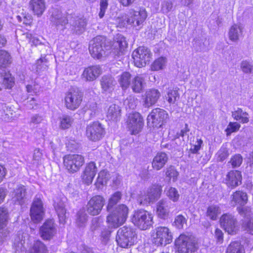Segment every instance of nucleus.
Wrapping results in <instances>:
<instances>
[{
  "mask_svg": "<svg viewBox=\"0 0 253 253\" xmlns=\"http://www.w3.org/2000/svg\"><path fill=\"white\" fill-rule=\"evenodd\" d=\"M136 239V230L126 226L118 230L116 238L118 245L124 248H128L133 245Z\"/></svg>",
  "mask_w": 253,
  "mask_h": 253,
  "instance_id": "nucleus-1",
  "label": "nucleus"
},
{
  "mask_svg": "<svg viewBox=\"0 0 253 253\" xmlns=\"http://www.w3.org/2000/svg\"><path fill=\"white\" fill-rule=\"evenodd\" d=\"M162 192L161 185H153L138 195L137 202L143 206L153 204L160 198Z\"/></svg>",
  "mask_w": 253,
  "mask_h": 253,
  "instance_id": "nucleus-2",
  "label": "nucleus"
},
{
  "mask_svg": "<svg viewBox=\"0 0 253 253\" xmlns=\"http://www.w3.org/2000/svg\"><path fill=\"white\" fill-rule=\"evenodd\" d=\"M131 221L135 226L141 230H146L153 223V215L146 210H137L134 211Z\"/></svg>",
  "mask_w": 253,
  "mask_h": 253,
  "instance_id": "nucleus-3",
  "label": "nucleus"
},
{
  "mask_svg": "<svg viewBox=\"0 0 253 253\" xmlns=\"http://www.w3.org/2000/svg\"><path fill=\"white\" fill-rule=\"evenodd\" d=\"M109 212L111 213L107 216V222L111 226L116 228L126 220L128 209L125 205L121 204Z\"/></svg>",
  "mask_w": 253,
  "mask_h": 253,
  "instance_id": "nucleus-4",
  "label": "nucleus"
},
{
  "mask_svg": "<svg viewBox=\"0 0 253 253\" xmlns=\"http://www.w3.org/2000/svg\"><path fill=\"white\" fill-rule=\"evenodd\" d=\"M196 241L191 235L182 234L175 241L178 253H192L196 249Z\"/></svg>",
  "mask_w": 253,
  "mask_h": 253,
  "instance_id": "nucleus-5",
  "label": "nucleus"
},
{
  "mask_svg": "<svg viewBox=\"0 0 253 253\" xmlns=\"http://www.w3.org/2000/svg\"><path fill=\"white\" fill-rule=\"evenodd\" d=\"M106 41L105 37L98 36L90 42L89 51L93 58L100 59L105 56L108 47Z\"/></svg>",
  "mask_w": 253,
  "mask_h": 253,
  "instance_id": "nucleus-6",
  "label": "nucleus"
},
{
  "mask_svg": "<svg viewBox=\"0 0 253 253\" xmlns=\"http://www.w3.org/2000/svg\"><path fill=\"white\" fill-rule=\"evenodd\" d=\"M168 118L167 112L160 108H155L152 110L147 117V123L150 127L159 128L166 122Z\"/></svg>",
  "mask_w": 253,
  "mask_h": 253,
  "instance_id": "nucleus-7",
  "label": "nucleus"
},
{
  "mask_svg": "<svg viewBox=\"0 0 253 253\" xmlns=\"http://www.w3.org/2000/svg\"><path fill=\"white\" fill-rule=\"evenodd\" d=\"M152 53L150 50L145 46H140L133 51L132 57L134 64L137 67L145 66L150 61Z\"/></svg>",
  "mask_w": 253,
  "mask_h": 253,
  "instance_id": "nucleus-8",
  "label": "nucleus"
},
{
  "mask_svg": "<svg viewBox=\"0 0 253 253\" xmlns=\"http://www.w3.org/2000/svg\"><path fill=\"white\" fill-rule=\"evenodd\" d=\"M83 95L82 92L78 88L71 89L65 97L66 107L71 110L77 109L82 101Z\"/></svg>",
  "mask_w": 253,
  "mask_h": 253,
  "instance_id": "nucleus-9",
  "label": "nucleus"
},
{
  "mask_svg": "<svg viewBox=\"0 0 253 253\" xmlns=\"http://www.w3.org/2000/svg\"><path fill=\"white\" fill-rule=\"evenodd\" d=\"M84 163V157L78 154L67 155L63 157V164L70 172L78 171Z\"/></svg>",
  "mask_w": 253,
  "mask_h": 253,
  "instance_id": "nucleus-10",
  "label": "nucleus"
},
{
  "mask_svg": "<svg viewBox=\"0 0 253 253\" xmlns=\"http://www.w3.org/2000/svg\"><path fill=\"white\" fill-rule=\"evenodd\" d=\"M147 14L145 9L135 11L133 9L129 10L128 14L125 16V20L128 24L132 25L134 27H138L139 29L143 25V23L147 18Z\"/></svg>",
  "mask_w": 253,
  "mask_h": 253,
  "instance_id": "nucleus-11",
  "label": "nucleus"
},
{
  "mask_svg": "<svg viewBox=\"0 0 253 253\" xmlns=\"http://www.w3.org/2000/svg\"><path fill=\"white\" fill-rule=\"evenodd\" d=\"M220 222L221 227L229 234H235L239 230L238 221L232 214H223L220 218Z\"/></svg>",
  "mask_w": 253,
  "mask_h": 253,
  "instance_id": "nucleus-12",
  "label": "nucleus"
},
{
  "mask_svg": "<svg viewBox=\"0 0 253 253\" xmlns=\"http://www.w3.org/2000/svg\"><path fill=\"white\" fill-rule=\"evenodd\" d=\"M49 20L58 29H64L68 23V18L57 7H52L49 10Z\"/></svg>",
  "mask_w": 253,
  "mask_h": 253,
  "instance_id": "nucleus-13",
  "label": "nucleus"
},
{
  "mask_svg": "<svg viewBox=\"0 0 253 253\" xmlns=\"http://www.w3.org/2000/svg\"><path fill=\"white\" fill-rule=\"evenodd\" d=\"M105 203V200L101 195L93 196L87 202L86 211L91 215L99 214Z\"/></svg>",
  "mask_w": 253,
  "mask_h": 253,
  "instance_id": "nucleus-14",
  "label": "nucleus"
},
{
  "mask_svg": "<svg viewBox=\"0 0 253 253\" xmlns=\"http://www.w3.org/2000/svg\"><path fill=\"white\" fill-rule=\"evenodd\" d=\"M126 123L127 127L133 134L140 131L144 124L143 118L136 112L129 114Z\"/></svg>",
  "mask_w": 253,
  "mask_h": 253,
  "instance_id": "nucleus-15",
  "label": "nucleus"
},
{
  "mask_svg": "<svg viewBox=\"0 0 253 253\" xmlns=\"http://www.w3.org/2000/svg\"><path fill=\"white\" fill-rule=\"evenodd\" d=\"M105 134V129L102 125L98 122H93L86 127V135L92 141L100 140Z\"/></svg>",
  "mask_w": 253,
  "mask_h": 253,
  "instance_id": "nucleus-16",
  "label": "nucleus"
},
{
  "mask_svg": "<svg viewBox=\"0 0 253 253\" xmlns=\"http://www.w3.org/2000/svg\"><path fill=\"white\" fill-rule=\"evenodd\" d=\"M172 241V236L169 229L166 227H159L156 229L154 243L157 246H165Z\"/></svg>",
  "mask_w": 253,
  "mask_h": 253,
  "instance_id": "nucleus-17",
  "label": "nucleus"
},
{
  "mask_svg": "<svg viewBox=\"0 0 253 253\" xmlns=\"http://www.w3.org/2000/svg\"><path fill=\"white\" fill-rule=\"evenodd\" d=\"M44 212L42 202L40 198L36 196L30 210L32 219L35 222H40L43 218Z\"/></svg>",
  "mask_w": 253,
  "mask_h": 253,
  "instance_id": "nucleus-18",
  "label": "nucleus"
},
{
  "mask_svg": "<svg viewBox=\"0 0 253 253\" xmlns=\"http://www.w3.org/2000/svg\"><path fill=\"white\" fill-rule=\"evenodd\" d=\"M57 230L55 224L51 219L44 222L40 228V235L42 239L50 240L56 234Z\"/></svg>",
  "mask_w": 253,
  "mask_h": 253,
  "instance_id": "nucleus-19",
  "label": "nucleus"
},
{
  "mask_svg": "<svg viewBox=\"0 0 253 253\" xmlns=\"http://www.w3.org/2000/svg\"><path fill=\"white\" fill-rule=\"evenodd\" d=\"M101 72V69L99 65L91 66L84 69L82 77L84 81L91 82L98 78Z\"/></svg>",
  "mask_w": 253,
  "mask_h": 253,
  "instance_id": "nucleus-20",
  "label": "nucleus"
},
{
  "mask_svg": "<svg viewBox=\"0 0 253 253\" xmlns=\"http://www.w3.org/2000/svg\"><path fill=\"white\" fill-rule=\"evenodd\" d=\"M53 206L58 215L59 222L64 224L67 217L64 201L63 199L56 198L54 201Z\"/></svg>",
  "mask_w": 253,
  "mask_h": 253,
  "instance_id": "nucleus-21",
  "label": "nucleus"
},
{
  "mask_svg": "<svg viewBox=\"0 0 253 253\" xmlns=\"http://www.w3.org/2000/svg\"><path fill=\"white\" fill-rule=\"evenodd\" d=\"M26 199V187L22 184L18 185L13 192L12 201L16 204L22 205L25 203Z\"/></svg>",
  "mask_w": 253,
  "mask_h": 253,
  "instance_id": "nucleus-22",
  "label": "nucleus"
},
{
  "mask_svg": "<svg viewBox=\"0 0 253 253\" xmlns=\"http://www.w3.org/2000/svg\"><path fill=\"white\" fill-rule=\"evenodd\" d=\"M242 176L238 170H231L226 175V182L228 186L235 188L241 184Z\"/></svg>",
  "mask_w": 253,
  "mask_h": 253,
  "instance_id": "nucleus-23",
  "label": "nucleus"
},
{
  "mask_svg": "<svg viewBox=\"0 0 253 253\" xmlns=\"http://www.w3.org/2000/svg\"><path fill=\"white\" fill-rule=\"evenodd\" d=\"M171 202L167 200L162 199L157 204V214L162 219L167 218L169 212Z\"/></svg>",
  "mask_w": 253,
  "mask_h": 253,
  "instance_id": "nucleus-24",
  "label": "nucleus"
},
{
  "mask_svg": "<svg viewBox=\"0 0 253 253\" xmlns=\"http://www.w3.org/2000/svg\"><path fill=\"white\" fill-rule=\"evenodd\" d=\"M97 172V168L94 162H90L85 167L82 179L84 183L90 184Z\"/></svg>",
  "mask_w": 253,
  "mask_h": 253,
  "instance_id": "nucleus-25",
  "label": "nucleus"
},
{
  "mask_svg": "<svg viewBox=\"0 0 253 253\" xmlns=\"http://www.w3.org/2000/svg\"><path fill=\"white\" fill-rule=\"evenodd\" d=\"M112 47L116 49L119 55L123 54L127 47V42L126 38L121 34H117L114 39Z\"/></svg>",
  "mask_w": 253,
  "mask_h": 253,
  "instance_id": "nucleus-26",
  "label": "nucleus"
},
{
  "mask_svg": "<svg viewBox=\"0 0 253 253\" xmlns=\"http://www.w3.org/2000/svg\"><path fill=\"white\" fill-rule=\"evenodd\" d=\"M160 92L158 89H150L147 90L145 94V106L149 107L155 104L160 98Z\"/></svg>",
  "mask_w": 253,
  "mask_h": 253,
  "instance_id": "nucleus-27",
  "label": "nucleus"
},
{
  "mask_svg": "<svg viewBox=\"0 0 253 253\" xmlns=\"http://www.w3.org/2000/svg\"><path fill=\"white\" fill-rule=\"evenodd\" d=\"M168 159V156L166 153L164 152L158 153L153 158L152 167L153 169L159 170L165 166Z\"/></svg>",
  "mask_w": 253,
  "mask_h": 253,
  "instance_id": "nucleus-28",
  "label": "nucleus"
},
{
  "mask_svg": "<svg viewBox=\"0 0 253 253\" xmlns=\"http://www.w3.org/2000/svg\"><path fill=\"white\" fill-rule=\"evenodd\" d=\"M29 7L35 15L40 17L45 9V2L44 0H31Z\"/></svg>",
  "mask_w": 253,
  "mask_h": 253,
  "instance_id": "nucleus-29",
  "label": "nucleus"
},
{
  "mask_svg": "<svg viewBox=\"0 0 253 253\" xmlns=\"http://www.w3.org/2000/svg\"><path fill=\"white\" fill-rule=\"evenodd\" d=\"M145 85V79L142 75H137L132 79L131 88L134 92L141 93L144 89Z\"/></svg>",
  "mask_w": 253,
  "mask_h": 253,
  "instance_id": "nucleus-30",
  "label": "nucleus"
},
{
  "mask_svg": "<svg viewBox=\"0 0 253 253\" xmlns=\"http://www.w3.org/2000/svg\"><path fill=\"white\" fill-rule=\"evenodd\" d=\"M243 31L241 26L234 24L229 29L228 35L229 39L233 42H238L242 37Z\"/></svg>",
  "mask_w": 253,
  "mask_h": 253,
  "instance_id": "nucleus-31",
  "label": "nucleus"
},
{
  "mask_svg": "<svg viewBox=\"0 0 253 253\" xmlns=\"http://www.w3.org/2000/svg\"><path fill=\"white\" fill-rule=\"evenodd\" d=\"M231 204L233 205L239 204L240 206H244L248 201V196L246 192L237 191L232 195Z\"/></svg>",
  "mask_w": 253,
  "mask_h": 253,
  "instance_id": "nucleus-32",
  "label": "nucleus"
},
{
  "mask_svg": "<svg viewBox=\"0 0 253 253\" xmlns=\"http://www.w3.org/2000/svg\"><path fill=\"white\" fill-rule=\"evenodd\" d=\"M121 111L120 107L118 105L112 104L108 109L107 117L110 120L117 122L120 119Z\"/></svg>",
  "mask_w": 253,
  "mask_h": 253,
  "instance_id": "nucleus-33",
  "label": "nucleus"
},
{
  "mask_svg": "<svg viewBox=\"0 0 253 253\" xmlns=\"http://www.w3.org/2000/svg\"><path fill=\"white\" fill-rule=\"evenodd\" d=\"M0 75L2 80V84L4 87L6 88H11L13 86L14 82L9 72H6L5 70H2L0 73Z\"/></svg>",
  "mask_w": 253,
  "mask_h": 253,
  "instance_id": "nucleus-34",
  "label": "nucleus"
},
{
  "mask_svg": "<svg viewBox=\"0 0 253 253\" xmlns=\"http://www.w3.org/2000/svg\"><path fill=\"white\" fill-rule=\"evenodd\" d=\"M248 113L244 112L242 109L238 108L237 109L232 112V116L236 121H240L242 123H247L249 122L248 117Z\"/></svg>",
  "mask_w": 253,
  "mask_h": 253,
  "instance_id": "nucleus-35",
  "label": "nucleus"
},
{
  "mask_svg": "<svg viewBox=\"0 0 253 253\" xmlns=\"http://www.w3.org/2000/svg\"><path fill=\"white\" fill-rule=\"evenodd\" d=\"M13 117V110L11 108L0 103V118L4 121H8Z\"/></svg>",
  "mask_w": 253,
  "mask_h": 253,
  "instance_id": "nucleus-36",
  "label": "nucleus"
},
{
  "mask_svg": "<svg viewBox=\"0 0 253 253\" xmlns=\"http://www.w3.org/2000/svg\"><path fill=\"white\" fill-rule=\"evenodd\" d=\"M114 78L110 75L103 76L101 80L102 88L104 91L110 90L115 84Z\"/></svg>",
  "mask_w": 253,
  "mask_h": 253,
  "instance_id": "nucleus-37",
  "label": "nucleus"
},
{
  "mask_svg": "<svg viewBox=\"0 0 253 253\" xmlns=\"http://www.w3.org/2000/svg\"><path fill=\"white\" fill-rule=\"evenodd\" d=\"M25 239H23V236H17L15 239L13 244V248L15 253H25L26 252V248L24 246Z\"/></svg>",
  "mask_w": 253,
  "mask_h": 253,
  "instance_id": "nucleus-38",
  "label": "nucleus"
},
{
  "mask_svg": "<svg viewBox=\"0 0 253 253\" xmlns=\"http://www.w3.org/2000/svg\"><path fill=\"white\" fill-rule=\"evenodd\" d=\"M131 81H132L131 74L127 72L122 73L118 80L119 83L123 89H126L128 87Z\"/></svg>",
  "mask_w": 253,
  "mask_h": 253,
  "instance_id": "nucleus-39",
  "label": "nucleus"
},
{
  "mask_svg": "<svg viewBox=\"0 0 253 253\" xmlns=\"http://www.w3.org/2000/svg\"><path fill=\"white\" fill-rule=\"evenodd\" d=\"M10 54L5 50H0V68H5L11 63Z\"/></svg>",
  "mask_w": 253,
  "mask_h": 253,
  "instance_id": "nucleus-40",
  "label": "nucleus"
},
{
  "mask_svg": "<svg viewBox=\"0 0 253 253\" xmlns=\"http://www.w3.org/2000/svg\"><path fill=\"white\" fill-rule=\"evenodd\" d=\"M109 178V174L105 170H102L99 173L97 178L95 185L97 189L102 188V186L106 184Z\"/></svg>",
  "mask_w": 253,
  "mask_h": 253,
  "instance_id": "nucleus-41",
  "label": "nucleus"
},
{
  "mask_svg": "<svg viewBox=\"0 0 253 253\" xmlns=\"http://www.w3.org/2000/svg\"><path fill=\"white\" fill-rule=\"evenodd\" d=\"M226 253H245L244 246L238 241L232 242L228 245Z\"/></svg>",
  "mask_w": 253,
  "mask_h": 253,
  "instance_id": "nucleus-42",
  "label": "nucleus"
},
{
  "mask_svg": "<svg viewBox=\"0 0 253 253\" xmlns=\"http://www.w3.org/2000/svg\"><path fill=\"white\" fill-rule=\"evenodd\" d=\"M87 24V20L84 18L77 17L71 24L75 27L77 33H81L85 29Z\"/></svg>",
  "mask_w": 253,
  "mask_h": 253,
  "instance_id": "nucleus-43",
  "label": "nucleus"
},
{
  "mask_svg": "<svg viewBox=\"0 0 253 253\" xmlns=\"http://www.w3.org/2000/svg\"><path fill=\"white\" fill-rule=\"evenodd\" d=\"M220 213V209L217 205L210 206L207 210V216L212 220L217 219V216Z\"/></svg>",
  "mask_w": 253,
  "mask_h": 253,
  "instance_id": "nucleus-44",
  "label": "nucleus"
},
{
  "mask_svg": "<svg viewBox=\"0 0 253 253\" xmlns=\"http://www.w3.org/2000/svg\"><path fill=\"white\" fill-rule=\"evenodd\" d=\"M45 245L41 241H35L31 249L30 253H47Z\"/></svg>",
  "mask_w": 253,
  "mask_h": 253,
  "instance_id": "nucleus-45",
  "label": "nucleus"
},
{
  "mask_svg": "<svg viewBox=\"0 0 253 253\" xmlns=\"http://www.w3.org/2000/svg\"><path fill=\"white\" fill-rule=\"evenodd\" d=\"M121 197L122 194L120 192H116L113 194L109 199L108 204L107 206V211H111L114 206L120 201Z\"/></svg>",
  "mask_w": 253,
  "mask_h": 253,
  "instance_id": "nucleus-46",
  "label": "nucleus"
},
{
  "mask_svg": "<svg viewBox=\"0 0 253 253\" xmlns=\"http://www.w3.org/2000/svg\"><path fill=\"white\" fill-rule=\"evenodd\" d=\"M60 126L63 129L69 128L73 123L74 119L68 115H63L60 117Z\"/></svg>",
  "mask_w": 253,
  "mask_h": 253,
  "instance_id": "nucleus-47",
  "label": "nucleus"
},
{
  "mask_svg": "<svg viewBox=\"0 0 253 253\" xmlns=\"http://www.w3.org/2000/svg\"><path fill=\"white\" fill-rule=\"evenodd\" d=\"M241 69L243 73L247 74L253 73V63L248 61L243 60L240 64Z\"/></svg>",
  "mask_w": 253,
  "mask_h": 253,
  "instance_id": "nucleus-48",
  "label": "nucleus"
},
{
  "mask_svg": "<svg viewBox=\"0 0 253 253\" xmlns=\"http://www.w3.org/2000/svg\"><path fill=\"white\" fill-rule=\"evenodd\" d=\"M165 172L166 177H168L169 180L172 178L173 181H175L177 179L178 172L174 166H169L165 169Z\"/></svg>",
  "mask_w": 253,
  "mask_h": 253,
  "instance_id": "nucleus-49",
  "label": "nucleus"
},
{
  "mask_svg": "<svg viewBox=\"0 0 253 253\" xmlns=\"http://www.w3.org/2000/svg\"><path fill=\"white\" fill-rule=\"evenodd\" d=\"M87 214L84 211H79L77 214L76 223L78 226L83 227L87 221Z\"/></svg>",
  "mask_w": 253,
  "mask_h": 253,
  "instance_id": "nucleus-50",
  "label": "nucleus"
},
{
  "mask_svg": "<svg viewBox=\"0 0 253 253\" xmlns=\"http://www.w3.org/2000/svg\"><path fill=\"white\" fill-rule=\"evenodd\" d=\"M237 211L241 215L246 218V220L252 218L251 216L252 213L250 207L247 206L243 207V206H240L237 208Z\"/></svg>",
  "mask_w": 253,
  "mask_h": 253,
  "instance_id": "nucleus-51",
  "label": "nucleus"
},
{
  "mask_svg": "<svg viewBox=\"0 0 253 253\" xmlns=\"http://www.w3.org/2000/svg\"><path fill=\"white\" fill-rule=\"evenodd\" d=\"M179 98V93L176 90H169L166 96L167 101L170 104H174Z\"/></svg>",
  "mask_w": 253,
  "mask_h": 253,
  "instance_id": "nucleus-52",
  "label": "nucleus"
},
{
  "mask_svg": "<svg viewBox=\"0 0 253 253\" xmlns=\"http://www.w3.org/2000/svg\"><path fill=\"white\" fill-rule=\"evenodd\" d=\"M166 62V59L161 57L156 59L152 64L151 69L152 70L158 71L162 69Z\"/></svg>",
  "mask_w": 253,
  "mask_h": 253,
  "instance_id": "nucleus-53",
  "label": "nucleus"
},
{
  "mask_svg": "<svg viewBox=\"0 0 253 253\" xmlns=\"http://www.w3.org/2000/svg\"><path fill=\"white\" fill-rule=\"evenodd\" d=\"M187 223V219L186 218L181 214L177 215L173 222V225L178 229H182L183 228L184 225H186Z\"/></svg>",
  "mask_w": 253,
  "mask_h": 253,
  "instance_id": "nucleus-54",
  "label": "nucleus"
},
{
  "mask_svg": "<svg viewBox=\"0 0 253 253\" xmlns=\"http://www.w3.org/2000/svg\"><path fill=\"white\" fill-rule=\"evenodd\" d=\"M8 211L6 209L0 208V230L2 229L6 225L8 217Z\"/></svg>",
  "mask_w": 253,
  "mask_h": 253,
  "instance_id": "nucleus-55",
  "label": "nucleus"
},
{
  "mask_svg": "<svg viewBox=\"0 0 253 253\" xmlns=\"http://www.w3.org/2000/svg\"><path fill=\"white\" fill-rule=\"evenodd\" d=\"M167 196L173 202H177L179 198V194L176 188L170 187L167 193Z\"/></svg>",
  "mask_w": 253,
  "mask_h": 253,
  "instance_id": "nucleus-56",
  "label": "nucleus"
},
{
  "mask_svg": "<svg viewBox=\"0 0 253 253\" xmlns=\"http://www.w3.org/2000/svg\"><path fill=\"white\" fill-rule=\"evenodd\" d=\"M173 8V3L170 0H164L161 4V10L163 13L167 14Z\"/></svg>",
  "mask_w": 253,
  "mask_h": 253,
  "instance_id": "nucleus-57",
  "label": "nucleus"
},
{
  "mask_svg": "<svg viewBox=\"0 0 253 253\" xmlns=\"http://www.w3.org/2000/svg\"><path fill=\"white\" fill-rule=\"evenodd\" d=\"M241 125L237 122H230L225 129L227 135H230L232 132L238 131Z\"/></svg>",
  "mask_w": 253,
  "mask_h": 253,
  "instance_id": "nucleus-58",
  "label": "nucleus"
},
{
  "mask_svg": "<svg viewBox=\"0 0 253 253\" xmlns=\"http://www.w3.org/2000/svg\"><path fill=\"white\" fill-rule=\"evenodd\" d=\"M111 231L108 229H104L102 231L100 235L101 243L103 245H107L110 238Z\"/></svg>",
  "mask_w": 253,
  "mask_h": 253,
  "instance_id": "nucleus-59",
  "label": "nucleus"
},
{
  "mask_svg": "<svg viewBox=\"0 0 253 253\" xmlns=\"http://www.w3.org/2000/svg\"><path fill=\"white\" fill-rule=\"evenodd\" d=\"M17 19L19 22H22L27 25H30L32 22V16L28 13H22L21 15H17Z\"/></svg>",
  "mask_w": 253,
  "mask_h": 253,
  "instance_id": "nucleus-60",
  "label": "nucleus"
},
{
  "mask_svg": "<svg viewBox=\"0 0 253 253\" xmlns=\"http://www.w3.org/2000/svg\"><path fill=\"white\" fill-rule=\"evenodd\" d=\"M24 36L32 46H37L42 44V42L38 38L33 36L31 34L25 33Z\"/></svg>",
  "mask_w": 253,
  "mask_h": 253,
  "instance_id": "nucleus-61",
  "label": "nucleus"
},
{
  "mask_svg": "<svg viewBox=\"0 0 253 253\" xmlns=\"http://www.w3.org/2000/svg\"><path fill=\"white\" fill-rule=\"evenodd\" d=\"M243 162L242 157L240 154L233 156L230 161L233 168L239 167Z\"/></svg>",
  "mask_w": 253,
  "mask_h": 253,
  "instance_id": "nucleus-62",
  "label": "nucleus"
},
{
  "mask_svg": "<svg viewBox=\"0 0 253 253\" xmlns=\"http://www.w3.org/2000/svg\"><path fill=\"white\" fill-rule=\"evenodd\" d=\"M217 155L219 161H224L229 155L227 149L224 146H222L217 152Z\"/></svg>",
  "mask_w": 253,
  "mask_h": 253,
  "instance_id": "nucleus-63",
  "label": "nucleus"
},
{
  "mask_svg": "<svg viewBox=\"0 0 253 253\" xmlns=\"http://www.w3.org/2000/svg\"><path fill=\"white\" fill-rule=\"evenodd\" d=\"M243 227L247 232L253 235V218L244 220L243 223Z\"/></svg>",
  "mask_w": 253,
  "mask_h": 253,
  "instance_id": "nucleus-64",
  "label": "nucleus"
}]
</instances>
